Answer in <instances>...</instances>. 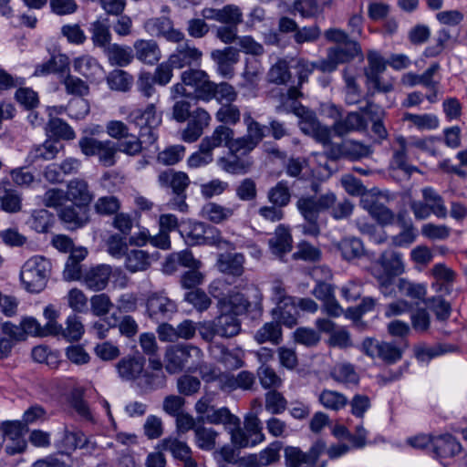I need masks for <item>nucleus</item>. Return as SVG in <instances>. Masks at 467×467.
Here are the masks:
<instances>
[{
	"instance_id": "9d476101",
	"label": "nucleus",
	"mask_w": 467,
	"mask_h": 467,
	"mask_svg": "<svg viewBox=\"0 0 467 467\" xmlns=\"http://www.w3.org/2000/svg\"><path fill=\"white\" fill-rule=\"evenodd\" d=\"M184 85L193 89L194 97L205 102L211 101L212 88L213 82L210 80L208 74L202 69L189 68L181 75Z\"/></svg>"
},
{
	"instance_id": "ddd939ff",
	"label": "nucleus",
	"mask_w": 467,
	"mask_h": 467,
	"mask_svg": "<svg viewBox=\"0 0 467 467\" xmlns=\"http://www.w3.org/2000/svg\"><path fill=\"white\" fill-rule=\"evenodd\" d=\"M144 27L151 36H162L170 42L179 43L184 39V34L173 28L172 21L166 16L148 19Z\"/></svg>"
},
{
	"instance_id": "37998d69",
	"label": "nucleus",
	"mask_w": 467,
	"mask_h": 467,
	"mask_svg": "<svg viewBox=\"0 0 467 467\" xmlns=\"http://www.w3.org/2000/svg\"><path fill=\"white\" fill-rule=\"evenodd\" d=\"M85 389L83 388H74L68 395V402L78 415L84 420L94 422L92 411L84 400Z\"/></svg>"
},
{
	"instance_id": "412c9836",
	"label": "nucleus",
	"mask_w": 467,
	"mask_h": 467,
	"mask_svg": "<svg viewBox=\"0 0 467 467\" xmlns=\"http://www.w3.org/2000/svg\"><path fill=\"white\" fill-rule=\"evenodd\" d=\"M377 265L380 267L374 269V272L378 271V275L396 277L404 272L402 255L395 251L383 252L377 260Z\"/></svg>"
},
{
	"instance_id": "338daca9",
	"label": "nucleus",
	"mask_w": 467,
	"mask_h": 467,
	"mask_svg": "<svg viewBox=\"0 0 467 467\" xmlns=\"http://www.w3.org/2000/svg\"><path fill=\"white\" fill-rule=\"evenodd\" d=\"M287 406V400L277 390H269L265 394V409L273 415L282 414Z\"/></svg>"
},
{
	"instance_id": "7ed1b4c3",
	"label": "nucleus",
	"mask_w": 467,
	"mask_h": 467,
	"mask_svg": "<svg viewBox=\"0 0 467 467\" xmlns=\"http://www.w3.org/2000/svg\"><path fill=\"white\" fill-rule=\"evenodd\" d=\"M254 300L249 301L242 293L236 290H231L229 293L219 300L220 311L233 313L236 317L249 314L251 318L254 319L261 316L262 294L257 287H253Z\"/></svg>"
},
{
	"instance_id": "5fc2aeb1",
	"label": "nucleus",
	"mask_w": 467,
	"mask_h": 467,
	"mask_svg": "<svg viewBox=\"0 0 467 467\" xmlns=\"http://www.w3.org/2000/svg\"><path fill=\"white\" fill-rule=\"evenodd\" d=\"M147 138H140L138 136L129 133L127 137L116 143L117 151H120L129 156H138L142 152L143 144L149 146L145 141Z\"/></svg>"
},
{
	"instance_id": "13d9d810",
	"label": "nucleus",
	"mask_w": 467,
	"mask_h": 467,
	"mask_svg": "<svg viewBox=\"0 0 467 467\" xmlns=\"http://www.w3.org/2000/svg\"><path fill=\"white\" fill-rule=\"evenodd\" d=\"M241 110L238 106L233 103L223 104L215 113V119L228 127L237 125L241 120Z\"/></svg>"
},
{
	"instance_id": "6e6552de",
	"label": "nucleus",
	"mask_w": 467,
	"mask_h": 467,
	"mask_svg": "<svg viewBox=\"0 0 467 467\" xmlns=\"http://www.w3.org/2000/svg\"><path fill=\"white\" fill-rule=\"evenodd\" d=\"M178 311L175 301L169 298L164 292L150 293L146 300V312L156 323L167 321Z\"/></svg>"
},
{
	"instance_id": "ea45409f",
	"label": "nucleus",
	"mask_w": 467,
	"mask_h": 467,
	"mask_svg": "<svg viewBox=\"0 0 467 467\" xmlns=\"http://www.w3.org/2000/svg\"><path fill=\"white\" fill-rule=\"evenodd\" d=\"M204 223L188 221L180 224L179 232L185 243L190 245H202L203 244Z\"/></svg>"
},
{
	"instance_id": "20e7f679",
	"label": "nucleus",
	"mask_w": 467,
	"mask_h": 467,
	"mask_svg": "<svg viewBox=\"0 0 467 467\" xmlns=\"http://www.w3.org/2000/svg\"><path fill=\"white\" fill-rule=\"evenodd\" d=\"M51 273V263L41 255L29 258L22 266L20 279L30 293H39L47 285Z\"/></svg>"
},
{
	"instance_id": "423d86ee",
	"label": "nucleus",
	"mask_w": 467,
	"mask_h": 467,
	"mask_svg": "<svg viewBox=\"0 0 467 467\" xmlns=\"http://www.w3.org/2000/svg\"><path fill=\"white\" fill-rule=\"evenodd\" d=\"M128 121L140 129V137L147 138L148 145L154 144L158 140L156 129L161 123V115L156 111L153 103L149 104L144 109H136L128 115Z\"/></svg>"
},
{
	"instance_id": "052dcab7",
	"label": "nucleus",
	"mask_w": 467,
	"mask_h": 467,
	"mask_svg": "<svg viewBox=\"0 0 467 467\" xmlns=\"http://www.w3.org/2000/svg\"><path fill=\"white\" fill-rule=\"evenodd\" d=\"M206 423L213 425H223L226 430L231 426H237L240 423V419L233 414L227 407H221L215 409L211 415H207Z\"/></svg>"
},
{
	"instance_id": "bb28decb",
	"label": "nucleus",
	"mask_w": 467,
	"mask_h": 467,
	"mask_svg": "<svg viewBox=\"0 0 467 467\" xmlns=\"http://www.w3.org/2000/svg\"><path fill=\"white\" fill-rule=\"evenodd\" d=\"M272 316L276 323L282 324L289 328L297 324L299 310L296 305V298H286L285 303L276 306L272 310Z\"/></svg>"
},
{
	"instance_id": "393cba45",
	"label": "nucleus",
	"mask_w": 467,
	"mask_h": 467,
	"mask_svg": "<svg viewBox=\"0 0 467 467\" xmlns=\"http://www.w3.org/2000/svg\"><path fill=\"white\" fill-rule=\"evenodd\" d=\"M91 41L96 47L103 51L111 45L110 23L108 17H99L90 24Z\"/></svg>"
},
{
	"instance_id": "1a4fd4ad",
	"label": "nucleus",
	"mask_w": 467,
	"mask_h": 467,
	"mask_svg": "<svg viewBox=\"0 0 467 467\" xmlns=\"http://www.w3.org/2000/svg\"><path fill=\"white\" fill-rule=\"evenodd\" d=\"M337 201L333 192L317 196H302L296 202V208L304 220H318L321 213L331 208Z\"/></svg>"
},
{
	"instance_id": "2eb2a0df",
	"label": "nucleus",
	"mask_w": 467,
	"mask_h": 467,
	"mask_svg": "<svg viewBox=\"0 0 467 467\" xmlns=\"http://www.w3.org/2000/svg\"><path fill=\"white\" fill-rule=\"evenodd\" d=\"M459 348L450 343L428 344L420 342L413 348L414 357L419 362L429 363L431 359L438 357L458 351Z\"/></svg>"
},
{
	"instance_id": "3c124183",
	"label": "nucleus",
	"mask_w": 467,
	"mask_h": 467,
	"mask_svg": "<svg viewBox=\"0 0 467 467\" xmlns=\"http://www.w3.org/2000/svg\"><path fill=\"white\" fill-rule=\"evenodd\" d=\"M268 201L275 206L283 208L289 204L291 200V192L286 181L278 182L267 192Z\"/></svg>"
},
{
	"instance_id": "79ce46f5",
	"label": "nucleus",
	"mask_w": 467,
	"mask_h": 467,
	"mask_svg": "<svg viewBox=\"0 0 467 467\" xmlns=\"http://www.w3.org/2000/svg\"><path fill=\"white\" fill-rule=\"evenodd\" d=\"M54 223V214L46 209L34 210L26 222L27 225L38 234L47 233Z\"/></svg>"
},
{
	"instance_id": "4c0bfd02",
	"label": "nucleus",
	"mask_w": 467,
	"mask_h": 467,
	"mask_svg": "<svg viewBox=\"0 0 467 467\" xmlns=\"http://www.w3.org/2000/svg\"><path fill=\"white\" fill-rule=\"evenodd\" d=\"M271 252L275 255H283L292 249V236L289 229L284 225H279L275 235L268 240Z\"/></svg>"
},
{
	"instance_id": "b1692460",
	"label": "nucleus",
	"mask_w": 467,
	"mask_h": 467,
	"mask_svg": "<svg viewBox=\"0 0 467 467\" xmlns=\"http://www.w3.org/2000/svg\"><path fill=\"white\" fill-rule=\"evenodd\" d=\"M217 165L230 174H245L253 165V161L251 158H244L240 154L229 151L227 156L217 159Z\"/></svg>"
},
{
	"instance_id": "8fccbe9b",
	"label": "nucleus",
	"mask_w": 467,
	"mask_h": 467,
	"mask_svg": "<svg viewBox=\"0 0 467 467\" xmlns=\"http://www.w3.org/2000/svg\"><path fill=\"white\" fill-rule=\"evenodd\" d=\"M337 246L343 259L347 261L360 258L364 254L363 244L357 237H345L338 242Z\"/></svg>"
},
{
	"instance_id": "e433bc0d",
	"label": "nucleus",
	"mask_w": 467,
	"mask_h": 467,
	"mask_svg": "<svg viewBox=\"0 0 467 467\" xmlns=\"http://www.w3.org/2000/svg\"><path fill=\"white\" fill-rule=\"evenodd\" d=\"M58 153V142L56 140H46L44 143L34 146L28 152L26 161L28 164H35L40 161L53 160Z\"/></svg>"
},
{
	"instance_id": "a18cd8bd",
	"label": "nucleus",
	"mask_w": 467,
	"mask_h": 467,
	"mask_svg": "<svg viewBox=\"0 0 467 467\" xmlns=\"http://www.w3.org/2000/svg\"><path fill=\"white\" fill-rule=\"evenodd\" d=\"M317 399L325 409L333 411H339L348 404V399L345 394L328 389L321 390Z\"/></svg>"
},
{
	"instance_id": "dca6fc26",
	"label": "nucleus",
	"mask_w": 467,
	"mask_h": 467,
	"mask_svg": "<svg viewBox=\"0 0 467 467\" xmlns=\"http://www.w3.org/2000/svg\"><path fill=\"white\" fill-rule=\"evenodd\" d=\"M25 339L20 325L16 326L10 321L4 322L0 333V359L9 357L16 343Z\"/></svg>"
},
{
	"instance_id": "5701e85b",
	"label": "nucleus",
	"mask_w": 467,
	"mask_h": 467,
	"mask_svg": "<svg viewBox=\"0 0 467 467\" xmlns=\"http://www.w3.org/2000/svg\"><path fill=\"white\" fill-rule=\"evenodd\" d=\"M145 366V358L142 356H129L121 358L117 364L119 377L127 381L137 383Z\"/></svg>"
},
{
	"instance_id": "6e6d98bb",
	"label": "nucleus",
	"mask_w": 467,
	"mask_h": 467,
	"mask_svg": "<svg viewBox=\"0 0 467 467\" xmlns=\"http://www.w3.org/2000/svg\"><path fill=\"white\" fill-rule=\"evenodd\" d=\"M333 380L342 384H355L359 381V377L355 368L350 363H340L336 365L330 372Z\"/></svg>"
},
{
	"instance_id": "58836bf2",
	"label": "nucleus",
	"mask_w": 467,
	"mask_h": 467,
	"mask_svg": "<svg viewBox=\"0 0 467 467\" xmlns=\"http://www.w3.org/2000/svg\"><path fill=\"white\" fill-rule=\"evenodd\" d=\"M244 256L241 253L221 254L217 265L221 272L239 276L244 273Z\"/></svg>"
},
{
	"instance_id": "f3484780",
	"label": "nucleus",
	"mask_w": 467,
	"mask_h": 467,
	"mask_svg": "<svg viewBox=\"0 0 467 467\" xmlns=\"http://www.w3.org/2000/svg\"><path fill=\"white\" fill-rule=\"evenodd\" d=\"M202 53L198 48L191 47L188 42L181 44L176 50L170 56L169 63L174 68H182L199 65Z\"/></svg>"
},
{
	"instance_id": "aec40b11",
	"label": "nucleus",
	"mask_w": 467,
	"mask_h": 467,
	"mask_svg": "<svg viewBox=\"0 0 467 467\" xmlns=\"http://www.w3.org/2000/svg\"><path fill=\"white\" fill-rule=\"evenodd\" d=\"M368 127L366 119L358 112H348L340 117L332 125L335 135L342 137L349 132L365 130Z\"/></svg>"
},
{
	"instance_id": "9b49d317",
	"label": "nucleus",
	"mask_w": 467,
	"mask_h": 467,
	"mask_svg": "<svg viewBox=\"0 0 467 467\" xmlns=\"http://www.w3.org/2000/svg\"><path fill=\"white\" fill-rule=\"evenodd\" d=\"M89 211L88 206L71 202L57 210V217L67 230L77 231L90 222Z\"/></svg>"
},
{
	"instance_id": "49530a36",
	"label": "nucleus",
	"mask_w": 467,
	"mask_h": 467,
	"mask_svg": "<svg viewBox=\"0 0 467 467\" xmlns=\"http://www.w3.org/2000/svg\"><path fill=\"white\" fill-rule=\"evenodd\" d=\"M399 145V149L393 152L391 166L395 169H399L404 171L408 175H411L414 171H417V167L410 165L408 163L407 155V140L403 136H400L396 139Z\"/></svg>"
},
{
	"instance_id": "4be33fe9",
	"label": "nucleus",
	"mask_w": 467,
	"mask_h": 467,
	"mask_svg": "<svg viewBox=\"0 0 467 467\" xmlns=\"http://www.w3.org/2000/svg\"><path fill=\"white\" fill-rule=\"evenodd\" d=\"M462 451V445L451 434L432 437V452L436 458H451Z\"/></svg>"
},
{
	"instance_id": "72a5a7b5",
	"label": "nucleus",
	"mask_w": 467,
	"mask_h": 467,
	"mask_svg": "<svg viewBox=\"0 0 467 467\" xmlns=\"http://www.w3.org/2000/svg\"><path fill=\"white\" fill-rule=\"evenodd\" d=\"M234 137V130L225 125H218L212 135L205 136L202 141L203 147L213 150L215 148L225 147L229 150V147Z\"/></svg>"
},
{
	"instance_id": "69168bd1",
	"label": "nucleus",
	"mask_w": 467,
	"mask_h": 467,
	"mask_svg": "<svg viewBox=\"0 0 467 467\" xmlns=\"http://www.w3.org/2000/svg\"><path fill=\"white\" fill-rule=\"evenodd\" d=\"M331 57L338 64H343L350 61L360 52V47L355 40L353 42L346 43L342 47L330 48Z\"/></svg>"
},
{
	"instance_id": "de8ad7c7",
	"label": "nucleus",
	"mask_w": 467,
	"mask_h": 467,
	"mask_svg": "<svg viewBox=\"0 0 467 467\" xmlns=\"http://www.w3.org/2000/svg\"><path fill=\"white\" fill-rule=\"evenodd\" d=\"M125 267L130 273L147 270L150 265V256L148 252L138 249L129 250L125 255Z\"/></svg>"
},
{
	"instance_id": "6ab92c4d",
	"label": "nucleus",
	"mask_w": 467,
	"mask_h": 467,
	"mask_svg": "<svg viewBox=\"0 0 467 467\" xmlns=\"http://www.w3.org/2000/svg\"><path fill=\"white\" fill-rule=\"evenodd\" d=\"M67 199L72 203L89 207L94 194L89 189L88 183L83 179H73L67 185Z\"/></svg>"
},
{
	"instance_id": "473e14b6",
	"label": "nucleus",
	"mask_w": 467,
	"mask_h": 467,
	"mask_svg": "<svg viewBox=\"0 0 467 467\" xmlns=\"http://www.w3.org/2000/svg\"><path fill=\"white\" fill-rule=\"evenodd\" d=\"M110 275L111 268L109 265H97L85 274L84 284L92 291H101L108 285Z\"/></svg>"
},
{
	"instance_id": "680f3d73",
	"label": "nucleus",
	"mask_w": 467,
	"mask_h": 467,
	"mask_svg": "<svg viewBox=\"0 0 467 467\" xmlns=\"http://www.w3.org/2000/svg\"><path fill=\"white\" fill-rule=\"evenodd\" d=\"M202 212L203 216L209 221L214 223H220L233 216L234 210L215 202H209L202 207Z\"/></svg>"
},
{
	"instance_id": "c756f323",
	"label": "nucleus",
	"mask_w": 467,
	"mask_h": 467,
	"mask_svg": "<svg viewBox=\"0 0 467 467\" xmlns=\"http://www.w3.org/2000/svg\"><path fill=\"white\" fill-rule=\"evenodd\" d=\"M363 208L381 226L390 225L395 223L394 213L384 203L376 199L364 200Z\"/></svg>"
},
{
	"instance_id": "2f4dec72",
	"label": "nucleus",
	"mask_w": 467,
	"mask_h": 467,
	"mask_svg": "<svg viewBox=\"0 0 467 467\" xmlns=\"http://www.w3.org/2000/svg\"><path fill=\"white\" fill-rule=\"evenodd\" d=\"M69 59L66 55H53L47 61L37 64L33 73L34 77H44L49 74H65L68 71Z\"/></svg>"
},
{
	"instance_id": "c03bdc74",
	"label": "nucleus",
	"mask_w": 467,
	"mask_h": 467,
	"mask_svg": "<svg viewBox=\"0 0 467 467\" xmlns=\"http://www.w3.org/2000/svg\"><path fill=\"white\" fill-rule=\"evenodd\" d=\"M362 110L368 116L369 120L372 122L371 130L377 136L379 142L388 138V131L382 121L383 110L377 105L368 102Z\"/></svg>"
},
{
	"instance_id": "f704fd0d",
	"label": "nucleus",
	"mask_w": 467,
	"mask_h": 467,
	"mask_svg": "<svg viewBox=\"0 0 467 467\" xmlns=\"http://www.w3.org/2000/svg\"><path fill=\"white\" fill-rule=\"evenodd\" d=\"M103 53L111 66L121 67L130 65L134 58L133 50L130 47L117 43L111 44Z\"/></svg>"
},
{
	"instance_id": "a19ab883",
	"label": "nucleus",
	"mask_w": 467,
	"mask_h": 467,
	"mask_svg": "<svg viewBox=\"0 0 467 467\" xmlns=\"http://www.w3.org/2000/svg\"><path fill=\"white\" fill-rule=\"evenodd\" d=\"M65 324L66 327L61 326V329L57 331V335L55 337L63 338L67 342L78 341L85 332L80 317L76 314H71L67 317Z\"/></svg>"
},
{
	"instance_id": "39448f33",
	"label": "nucleus",
	"mask_w": 467,
	"mask_h": 467,
	"mask_svg": "<svg viewBox=\"0 0 467 467\" xmlns=\"http://www.w3.org/2000/svg\"><path fill=\"white\" fill-rule=\"evenodd\" d=\"M158 182L161 188L171 191L174 195L169 202L170 207L182 213H186L188 211L186 189L190 184L188 175L183 171L168 169L160 172Z\"/></svg>"
},
{
	"instance_id": "cd10ccee",
	"label": "nucleus",
	"mask_w": 467,
	"mask_h": 467,
	"mask_svg": "<svg viewBox=\"0 0 467 467\" xmlns=\"http://www.w3.org/2000/svg\"><path fill=\"white\" fill-rule=\"evenodd\" d=\"M217 335L220 337L230 338L237 336L242 329V323L238 317L233 313L221 311V314L214 318Z\"/></svg>"
},
{
	"instance_id": "0e129e2a",
	"label": "nucleus",
	"mask_w": 467,
	"mask_h": 467,
	"mask_svg": "<svg viewBox=\"0 0 467 467\" xmlns=\"http://www.w3.org/2000/svg\"><path fill=\"white\" fill-rule=\"evenodd\" d=\"M196 445L202 451H212L215 447L218 432L213 428L198 426L194 429Z\"/></svg>"
},
{
	"instance_id": "bf43d9fd",
	"label": "nucleus",
	"mask_w": 467,
	"mask_h": 467,
	"mask_svg": "<svg viewBox=\"0 0 467 467\" xmlns=\"http://www.w3.org/2000/svg\"><path fill=\"white\" fill-rule=\"evenodd\" d=\"M107 83L110 89L128 91L133 83V77L122 69H114L107 77Z\"/></svg>"
},
{
	"instance_id": "603ef678",
	"label": "nucleus",
	"mask_w": 467,
	"mask_h": 467,
	"mask_svg": "<svg viewBox=\"0 0 467 467\" xmlns=\"http://www.w3.org/2000/svg\"><path fill=\"white\" fill-rule=\"evenodd\" d=\"M46 133L48 137L63 140H73L75 138V131L73 129L62 119L51 118L45 127Z\"/></svg>"
},
{
	"instance_id": "f8f14e48",
	"label": "nucleus",
	"mask_w": 467,
	"mask_h": 467,
	"mask_svg": "<svg viewBox=\"0 0 467 467\" xmlns=\"http://www.w3.org/2000/svg\"><path fill=\"white\" fill-rule=\"evenodd\" d=\"M166 376L163 371V365L159 358H149V366L143 368L136 385L143 392H150L166 386Z\"/></svg>"
},
{
	"instance_id": "f257e3e1",
	"label": "nucleus",
	"mask_w": 467,
	"mask_h": 467,
	"mask_svg": "<svg viewBox=\"0 0 467 467\" xmlns=\"http://www.w3.org/2000/svg\"><path fill=\"white\" fill-rule=\"evenodd\" d=\"M301 92L297 87L291 86L283 99L282 105L277 108H284L286 112H292L300 118L299 127L302 132L313 137L316 140L327 144L331 139V130L323 126L317 119L316 114L304 107L298 100Z\"/></svg>"
},
{
	"instance_id": "7c9ffc66",
	"label": "nucleus",
	"mask_w": 467,
	"mask_h": 467,
	"mask_svg": "<svg viewBox=\"0 0 467 467\" xmlns=\"http://www.w3.org/2000/svg\"><path fill=\"white\" fill-rule=\"evenodd\" d=\"M56 445L60 453L69 455L78 448L87 447L88 438L81 431L65 430Z\"/></svg>"
},
{
	"instance_id": "09e8293b",
	"label": "nucleus",
	"mask_w": 467,
	"mask_h": 467,
	"mask_svg": "<svg viewBox=\"0 0 467 467\" xmlns=\"http://www.w3.org/2000/svg\"><path fill=\"white\" fill-rule=\"evenodd\" d=\"M438 63L431 64L422 74L408 73L403 78V82L410 87L422 85L426 88H434L439 82L433 79L434 74L439 70Z\"/></svg>"
},
{
	"instance_id": "c9c22d12",
	"label": "nucleus",
	"mask_w": 467,
	"mask_h": 467,
	"mask_svg": "<svg viewBox=\"0 0 467 467\" xmlns=\"http://www.w3.org/2000/svg\"><path fill=\"white\" fill-rule=\"evenodd\" d=\"M74 69L89 80H96L104 73L102 66L90 56L77 57L74 60Z\"/></svg>"
},
{
	"instance_id": "e2e57ef3",
	"label": "nucleus",
	"mask_w": 467,
	"mask_h": 467,
	"mask_svg": "<svg viewBox=\"0 0 467 467\" xmlns=\"http://www.w3.org/2000/svg\"><path fill=\"white\" fill-rule=\"evenodd\" d=\"M290 67L285 59H278L267 73L268 81L278 85L286 84L291 79Z\"/></svg>"
},
{
	"instance_id": "774afa93",
	"label": "nucleus",
	"mask_w": 467,
	"mask_h": 467,
	"mask_svg": "<svg viewBox=\"0 0 467 467\" xmlns=\"http://www.w3.org/2000/svg\"><path fill=\"white\" fill-rule=\"evenodd\" d=\"M343 150L346 159L350 161H358L368 157L372 153L370 146L351 140L343 141Z\"/></svg>"
},
{
	"instance_id": "4468645a",
	"label": "nucleus",
	"mask_w": 467,
	"mask_h": 467,
	"mask_svg": "<svg viewBox=\"0 0 467 467\" xmlns=\"http://www.w3.org/2000/svg\"><path fill=\"white\" fill-rule=\"evenodd\" d=\"M159 448L171 452L174 460L182 462L183 467H197V462L192 457L191 447L175 437H167L161 440Z\"/></svg>"
},
{
	"instance_id": "c85d7f7f",
	"label": "nucleus",
	"mask_w": 467,
	"mask_h": 467,
	"mask_svg": "<svg viewBox=\"0 0 467 467\" xmlns=\"http://www.w3.org/2000/svg\"><path fill=\"white\" fill-rule=\"evenodd\" d=\"M237 52L233 47H225L223 50L216 49L211 54L217 65V72L227 78H231L234 75L233 65L237 61Z\"/></svg>"
},
{
	"instance_id": "f03ea898",
	"label": "nucleus",
	"mask_w": 467,
	"mask_h": 467,
	"mask_svg": "<svg viewBox=\"0 0 467 467\" xmlns=\"http://www.w3.org/2000/svg\"><path fill=\"white\" fill-rule=\"evenodd\" d=\"M203 352L192 344H176L167 348L165 352V368L170 374L182 370L197 371L202 362Z\"/></svg>"
},
{
	"instance_id": "864d4df0",
	"label": "nucleus",
	"mask_w": 467,
	"mask_h": 467,
	"mask_svg": "<svg viewBox=\"0 0 467 467\" xmlns=\"http://www.w3.org/2000/svg\"><path fill=\"white\" fill-rule=\"evenodd\" d=\"M422 198L432 213L438 218L444 219L448 215L442 197L431 187L422 189Z\"/></svg>"
},
{
	"instance_id": "a878e982",
	"label": "nucleus",
	"mask_w": 467,
	"mask_h": 467,
	"mask_svg": "<svg viewBox=\"0 0 467 467\" xmlns=\"http://www.w3.org/2000/svg\"><path fill=\"white\" fill-rule=\"evenodd\" d=\"M136 57L140 62L147 65H154L161 59V50L156 41L150 39H138L133 45Z\"/></svg>"
},
{
	"instance_id": "0eeeda50",
	"label": "nucleus",
	"mask_w": 467,
	"mask_h": 467,
	"mask_svg": "<svg viewBox=\"0 0 467 467\" xmlns=\"http://www.w3.org/2000/svg\"><path fill=\"white\" fill-rule=\"evenodd\" d=\"M326 451L325 441L318 440L309 449L307 452H304L299 447L286 446L284 449L285 463L286 467H326L327 462H322L317 464L319 457Z\"/></svg>"
},
{
	"instance_id": "a211bd4d",
	"label": "nucleus",
	"mask_w": 467,
	"mask_h": 467,
	"mask_svg": "<svg viewBox=\"0 0 467 467\" xmlns=\"http://www.w3.org/2000/svg\"><path fill=\"white\" fill-rule=\"evenodd\" d=\"M22 195L14 188L8 179L0 181V207L8 213H16L22 210Z\"/></svg>"
},
{
	"instance_id": "4d7b16f0",
	"label": "nucleus",
	"mask_w": 467,
	"mask_h": 467,
	"mask_svg": "<svg viewBox=\"0 0 467 467\" xmlns=\"http://www.w3.org/2000/svg\"><path fill=\"white\" fill-rule=\"evenodd\" d=\"M254 339L260 344L271 342L274 345H278L282 340L280 324L274 321L265 323L256 331Z\"/></svg>"
}]
</instances>
